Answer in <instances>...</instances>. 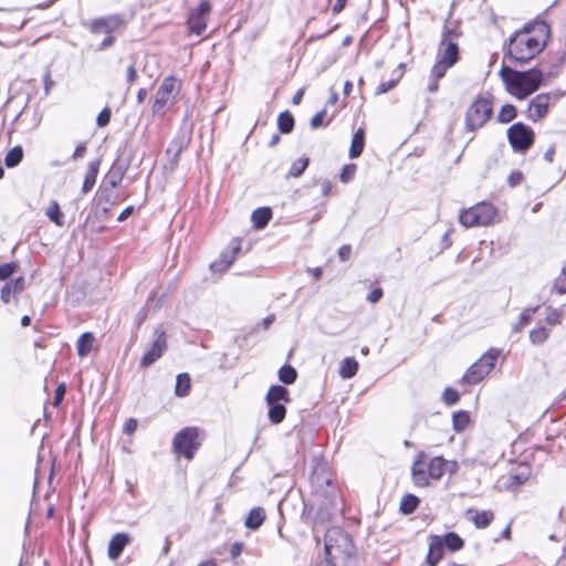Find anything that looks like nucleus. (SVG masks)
<instances>
[{
	"mask_svg": "<svg viewBox=\"0 0 566 566\" xmlns=\"http://www.w3.org/2000/svg\"><path fill=\"white\" fill-rule=\"evenodd\" d=\"M127 21L122 14L114 13L92 19L87 29L93 34H111L126 28Z\"/></svg>",
	"mask_w": 566,
	"mask_h": 566,
	"instance_id": "nucleus-16",
	"label": "nucleus"
},
{
	"mask_svg": "<svg viewBox=\"0 0 566 566\" xmlns=\"http://www.w3.org/2000/svg\"><path fill=\"white\" fill-rule=\"evenodd\" d=\"M18 269L17 262H8L0 265V281L8 280Z\"/></svg>",
	"mask_w": 566,
	"mask_h": 566,
	"instance_id": "nucleus-44",
	"label": "nucleus"
},
{
	"mask_svg": "<svg viewBox=\"0 0 566 566\" xmlns=\"http://www.w3.org/2000/svg\"><path fill=\"white\" fill-rule=\"evenodd\" d=\"M132 542L129 534L116 533L109 539L107 546V556L112 560H117L123 554L125 547Z\"/></svg>",
	"mask_w": 566,
	"mask_h": 566,
	"instance_id": "nucleus-19",
	"label": "nucleus"
},
{
	"mask_svg": "<svg viewBox=\"0 0 566 566\" xmlns=\"http://www.w3.org/2000/svg\"><path fill=\"white\" fill-rule=\"evenodd\" d=\"M555 154H556V147L554 145L549 146L545 153H544V159L547 161V163H553L554 159H555Z\"/></svg>",
	"mask_w": 566,
	"mask_h": 566,
	"instance_id": "nucleus-59",
	"label": "nucleus"
},
{
	"mask_svg": "<svg viewBox=\"0 0 566 566\" xmlns=\"http://www.w3.org/2000/svg\"><path fill=\"white\" fill-rule=\"evenodd\" d=\"M347 1L348 0H336L332 7V12L334 14L340 13L345 9Z\"/></svg>",
	"mask_w": 566,
	"mask_h": 566,
	"instance_id": "nucleus-58",
	"label": "nucleus"
},
{
	"mask_svg": "<svg viewBox=\"0 0 566 566\" xmlns=\"http://www.w3.org/2000/svg\"><path fill=\"white\" fill-rule=\"evenodd\" d=\"M353 551V539L340 527H331L325 534V552L329 558H336L342 555H350Z\"/></svg>",
	"mask_w": 566,
	"mask_h": 566,
	"instance_id": "nucleus-12",
	"label": "nucleus"
},
{
	"mask_svg": "<svg viewBox=\"0 0 566 566\" xmlns=\"http://www.w3.org/2000/svg\"><path fill=\"white\" fill-rule=\"evenodd\" d=\"M197 566H218V563L214 558H209V559L202 560Z\"/></svg>",
	"mask_w": 566,
	"mask_h": 566,
	"instance_id": "nucleus-64",
	"label": "nucleus"
},
{
	"mask_svg": "<svg viewBox=\"0 0 566 566\" xmlns=\"http://www.w3.org/2000/svg\"><path fill=\"white\" fill-rule=\"evenodd\" d=\"M420 500L415 494H405L399 504V511L405 514L409 515L412 514L419 506Z\"/></svg>",
	"mask_w": 566,
	"mask_h": 566,
	"instance_id": "nucleus-31",
	"label": "nucleus"
},
{
	"mask_svg": "<svg viewBox=\"0 0 566 566\" xmlns=\"http://www.w3.org/2000/svg\"><path fill=\"white\" fill-rule=\"evenodd\" d=\"M203 439L205 432L199 427H184L174 436L171 451L177 459L192 461L201 448Z\"/></svg>",
	"mask_w": 566,
	"mask_h": 566,
	"instance_id": "nucleus-8",
	"label": "nucleus"
},
{
	"mask_svg": "<svg viewBox=\"0 0 566 566\" xmlns=\"http://www.w3.org/2000/svg\"><path fill=\"white\" fill-rule=\"evenodd\" d=\"M357 171V165L356 164H347L343 167L339 179L342 182L347 184L350 180L354 179Z\"/></svg>",
	"mask_w": 566,
	"mask_h": 566,
	"instance_id": "nucleus-42",
	"label": "nucleus"
},
{
	"mask_svg": "<svg viewBox=\"0 0 566 566\" xmlns=\"http://www.w3.org/2000/svg\"><path fill=\"white\" fill-rule=\"evenodd\" d=\"M471 422L470 413L465 410H460L452 416V426L457 432L465 430Z\"/></svg>",
	"mask_w": 566,
	"mask_h": 566,
	"instance_id": "nucleus-36",
	"label": "nucleus"
},
{
	"mask_svg": "<svg viewBox=\"0 0 566 566\" xmlns=\"http://www.w3.org/2000/svg\"><path fill=\"white\" fill-rule=\"evenodd\" d=\"M147 96V90L146 88H139L136 95V99L139 104H142Z\"/></svg>",
	"mask_w": 566,
	"mask_h": 566,
	"instance_id": "nucleus-62",
	"label": "nucleus"
},
{
	"mask_svg": "<svg viewBox=\"0 0 566 566\" xmlns=\"http://www.w3.org/2000/svg\"><path fill=\"white\" fill-rule=\"evenodd\" d=\"M303 94H304V93H303V91H302V90L297 91V92L294 94V96H293V98H292V102H293V104H294V105H297V104H300V103H301V101H302V98H303Z\"/></svg>",
	"mask_w": 566,
	"mask_h": 566,
	"instance_id": "nucleus-63",
	"label": "nucleus"
},
{
	"mask_svg": "<svg viewBox=\"0 0 566 566\" xmlns=\"http://www.w3.org/2000/svg\"><path fill=\"white\" fill-rule=\"evenodd\" d=\"M116 41V38L113 35V33L107 34L105 39L102 41L99 49L105 50L107 48H111Z\"/></svg>",
	"mask_w": 566,
	"mask_h": 566,
	"instance_id": "nucleus-57",
	"label": "nucleus"
},
{
	"mask_svg": "<svg viewBox=\"0 0 566 566\" xmlns=\"http://www.w3.org/2000/svg\"><path fill=\"white\" fill-rule=\"evenodd\" d=\"M137 420L135 418H128L123 426V432L127 436H133L137 429Z\"/></svg>",
	"mask_w": 566,
	"mask_h": 566,
	"instance_id": "nucleus-49",
	"label": "nucleus"
},
{
	"mask_svg": "<svg viewBox=\"0 0 566 566\" xmlns=\"http://www.w3.org/2000/svg\"><path fill=\"white\" fill-rule=\"evenodd\" d=\"M384 296V291L381 287H375L368 295H367V301L371 304H375L377 302H379Z\"/></svg>",
	"mask_w": 566,
	"mask_h": 566,
	"instance_id": "nucleus-52",
	"label": "nucleus"
},
{
	"mask_svg": "<svg viewBox=\"0 0 566 566\" xmlns=\"http://www.w3.org/2000/svg\"><path fill=\"white\" fill-rule=\"evenodd\" d=\"M94 342H95V337H94L93 333H91V332L83 333L76 342L77 355L80 357L87 356L93 349Z\"/></svg>",
	"mask_w": 566,
	"mask_h": 566,
	"instance_id": "nucleus-28",
	"label": "nucleus"
},
{
	"mask_svg": "<svg viewBox=\"0 0 566 566\" xmlns=\"http://www.w3.org/2000/svg\"><path fill=\"white\" fill-rule=\"evenodd\" d=\"M291 400L289 390L281 385H272L270 386L266 395L265 401L268 405L274 403H286Z\"/></svg>",
	"mask_w": 566,
	"mask_h": 566,
	"instance_id": "nucleus-22",
	"label": "nucleus"
},
{
	"mask_svg": "<svg viewBox=\"0 0 566 566\" xmlns=\"http://www.w3.org/2000/svg\"><path fill=\"white\" fill-rule=\"evenodd\" d=\"M86 151H87L86 144H85V143H81V144H78V145L75 147V149H74V151H73V154H72V158H73V159L82 158V157H84V156H85Z\"/></svg>",
	"mask_w": 566,
	"mask_h": 566,
	"instance_id": "nucleus-56",
	"label": "nucleus"
},
{
	"mask_svg": "<svg viewBox=\"0 0 566 566\" xmlns=\"http://www.w3.org/2000/svg\"><path fill=\"white\" fill-rule=\"evenodd\" d=\"M242 551H243V543L235 542L231 545L229 553H230V556L234 559L241 555Z\"/></svg>",
	"mask_w": 566,
	"mask_h": 566,
	"instance_id": "nucleus-55",
	"label": "nucleus"
},
{
	"mask_svg": "<svg viewBox=\"0 0 566 566\" xmlns=\"http://www.w3.org/2000/svg\"><path fill=\"white\" fill-rule=\"evenodd\" d=\"M447 470V460L442 457H428L423 451L416 454L411 465V479L416 486L426 488L439 481Z\"/></svg>",
	"mask_w": 566,
	"mask_h": 566,
	"instance_id": "nucleus-6",
	"label": "nucleus"
},
{
	"mask_svg": "<svg viewBox=\"0 0 566 566\" xmlns=\"http://www.w3.org/2000/svg\"><path fill=\"white\" fill-rule=\"evenodd\" d=\"M517 107L514 104L505 103L496 113V122L502 125L509 124L517 117Z\"/></svg>",
	"mask_w": 566,
	"mask_h": 566,
	"instance_id": "nucleus-30",
	"label": "nucleus"
},
{
	"mask_svg": "<svg viewBox=\"0 0 566 566\" xmlns=\"http://www.w3.org/2000/svg\"><path fill=\"white\" fill-rule=\"evenodd\" d=\"M308 272L313 275V277L318 281L321 280L322 275H323V270L322 268H314V269H310Z\"/></svg>",
	"mask_w": 566,
	"mask_h": 566,
	"instance_id": "nucleus-61",
	"label": "nucleus"
},
{
	"mask_svg": "<svg viewBox=\"0 0 566 566\" xmlns=\"http://www.w3.org/2000/svg\"><path fill=\"white\" fill-rule=\"evenodd\" d=\"M536 312V308H527L520 315L517 328H522L531 322L532 314Z\"/></svg>",
	"mask_w": 566,
	"mask_h": 566,
	"instance_id": "nucleus-50",
	"label": "nucleus"
},
{
	"mask_svg": "<svg viewBox=\"0 0 566 566\" xmlns=\"http://www.w3.org/2000/svg\"><path fill=\"white\" fill-rule=\"evenodd\" d=\"M327 117V112L326 109H322L319 112H317L311 119V126L312 128H318L321 126H325V125H328L331 123V118L329 119H326Z\"/></svg>",
	"mask_w": 566,
	"mask_h": 566,
	"instance_id": "nucleus-43",
	"label": "nucleus"
},
{
	"mask_svg": "<svg viewBox=\"0 0 566 566\" xmlns=\"http://www.w3.org/2000/svg\"><path fill=\"white\" fill-rule=\"evenodd\" d=\"M528 480L527 473H511L507 479L506 486L511 490H516Z\"/></svg>",
	"mask_w": 566,
	"mask_h": 566,
	"instance_id": "nucleus-41",
	"label": "nucleus"
},
{
	"mask_svg": "<svg viewBox=\"0 0 566 566\" xmlns=\"http://www.w3.org/2000/svg\"><path fill=\"white\" fill-rule=\"evenodd\" d=\"M563 313L558 310L551 311L546 316V323L551 326L558 325L562 323Z\"/></svg>",
	"mask_w": 566,
	"mask_h": 566,
	"instance_id": "nucleus-48",
	"label": "nucleus"
},
{
	"mask_svg": "<svg viewBox=\"0 0 566 566\" xmlns=\"http://www.w3.org/2000/svg\"><path fill=\"white\" fill-rule=\"evenodd\" d=\"M277 375H279L280 381L285 384V385H292L297 379V371H296V369L293 366L289 365V364L283 365L279 369Z\"/></svg>",
	"mask_w": 566,
	"mask_h": 566,
	"instance_id": "nucleus-37",
	"label": "nucleus"
},
{
	"mask_svg": "<svg viewBox=\"0 0 566 566\" xmlns=\"http://www.w3.org/2000/svg\"><path fill=\"white\" fill-rule=\"evenodd\" d=\"M268 418L271 423L279 424L283 422L286 417V407L284 403L268 405Z\"/></svg>",
	"mask_w": 566,
	"mask_h": 566,
	"instance_id": "nucleus-32",
	"label": "nucleus"
},
{
	"mask_svg": "<svg viewBox=\"0 0 566 566\" xmlns=\"http://www.w3.org/2000/svg\"><path fill=\"white\" fill-rule=\"evenodd\" d=\"M464 544V539L455 532H448L443 535H430L428 537L424 566H438L443 560L446 551L450 553L460 552Z\"/></svg>",
	"mask_w": 566,
	"mask_h": 566,
	"instance_id": "nucleus-7",
	"label": "nucleus"
},
{
	"mask_svg": "<svg viewBox=\"0 0 566 566\" xmlns=\"http://www.w3.org/2000/svg\"><path fill=\"white\" fill-rule=\"evenodd\" d=\"M25 289V280L23 276H18L7 282L0 290V298L4 304H9L12 296L20 294Z\"/></svg>",
	"mask_w": 566,
	"mask_h": 566,
	"instance_id": "nucleus-20",
	"label": "nucleus"
},
{
	"mask_svg": "<svg viewBox=\"0 0 566 566\" xmlns=\"http://www.w3.org/2000/svg\"><path fill=\"white\" fill-rule=\"evenodd\" d=\"M549 36L551 27L546 21H530L511 35L506 56L513 63L525 64L544 51Z\"/></svg>",
	"mask_w": 566,
	"mask_h": 566,
	"instance_id": "nucleus-1",
	"label": "nucleus"
},
{
	"mask_svg": "<svg viewBox=\"0 0 566 566\" xmlns=\"http://www.w3.org/2000/svg\"><path fill=\"white\" fill-rule=\"evenodd\" d=\"M394 73H395V76H392L389 81L379 83V85L376 88L377 95L385 94L398 85V83L400 82V80L403 76L405 65L399 64V66L396 69V71Z\"/></svg>",
	"mask_w": 566,
	"mask_h": 566,
	"instance_id": "nucleus-29",
	"label": "nucleus"
},
{
	"mask_svg": "<svg viewBox=\"0 0 566 566\" xmlns=\"http://www.w3.org/2000/svg\"><path fill=\"white\" fill-rule=\"evenodd\" d=\"M499 210L490 201L483 200L459 212V222L464 228L488 227L497 221Z\"/></svg>",
	"mask_w": 566,
	"mask_h": 566,
	"instance_id": "nucleus-9",
	"label": "nucleus"
},
{
	"mask_svg": "<svg viewBox=\"0 0 566 566\" xmlns=\"http://www.w3.org/2000/svg\"><path fill=\"white\" fill-rule=\"evenodd\" d=\"M463 32L459 25L447 22L442 27L440 41L437 46L436 61L430 69L429 92L434 93L439 90V82L447 72L461 60V50L459 41Z\"/></svg>",
	"mask_w": 566,
	"mask_h": 566,
	"instance_id": "nucleus-2",
	"label": "nucleus"
},
{
	"mask_svg": "<svg viewBox=\"0 0 566 566\" xmlns=\"http://www.w3.org/2000/svg\"><path fill=\"white\" fill-rule=\"evenodd\" d=\"M168 348L167 333L163 327H156L153 332V340L139 359L142 368H148L164 356Z\"/></svg>",
	"mask_w": 566,
	"mask_h": 566,
	"instance_id": "nucleus-14",
	"label": "nucleus"
},
{
	"mask_svg": "<svg viewBox=\"0 0 566 566\" xmlns=\"http://www.w3.org/2000/svg\"><path fill=\"white\" fill-rule=\"evenodd\" d=\"M112 112L109 107H104L96 117V124L98 127H105L109 124Z\"/></svg>",
	"mask_w": 566,
	"mask_h": 566,
	"instance_id": "nucleus-46",
	"label": "nucleus"
},
{
	"mask_svg": "<svg viewBox=\"0 0 566 566\" xmlns=\"http://www.w3.org/2000/svg\"><path fill=\"white\" fill-rule=\"evenodd\" d=\"M310 164V159L307 157H302L296 159L290 167L289 177L298 178L307 168Z\"/></svg>",
	"mask_w": 566,
	"mask_h": 566,
	"instance_id": "nucleus-40",
	"label": "nucleus"
},
{
	"mask_svg": "<svg viewBox=\"0 0 566 566\" xmlns=\"http://www.w3.org/2000/svg\"><path fill=\"white\" fill-rule=\"evenodd\" d=\"M465 515L476 528H486L495 517L493 511L491 510L479 511L474 509H468Z\"/></svg>",
	"mask_w": 566,
	"mask_h": 566,
	"instance_id": "nucleus-21",
	"label": "nucleus"
},
{
	"mask_svg": "<svg viewBox=\"0 0 566 566\" xmlns=\"http://www.w3.org/2000/svg\"><path fill=\"white\" fill-rule=\"evenodd\" d=\"M65 392H66L65 384L61 382L60 385H57L55 392H54V398H53L54 407H59L62 403Z\"/></svg>",
	"mask_w": 566,
	"mask_h": 566,
	"instance_id": "nucleus-47",
	"label": "nucleus"
},
{
	"mask_svg": "<svg viewBox=\"0 0 566 566\" xmlns=\"http://www.w3.org/2000/svg\"><path fill=\"white\" fill-rule=\"evenodd\" d=\"M553 97L548 93H541L534 96L527 106L526 116L530 120L536 123L546 117L552 105Z\"/></svg>",
	"mask_w": 566,
	"mask_h": 566,
	"instance_id": "nucleus-18",
	"label": "nucleus"
},
{
	"mask_svg": "<svg viewBox=\"0 0 566 566\" xmlns=\"http://www.w3.org/2000/svg\"><path fill=\"white\" fill-rule=\"evenodd\" d=\"M506 92L516 99L523 101L536 92L544 81V74L539 69L533 67L526 71H516L503 65L499 72Z\"/></svg>",
	"mask_w": 566,
	"mask_h": 566,
	"instance_id": "nucleus-3",
	"label": "nucleus"
},
{
	"mask_svg": "<svg viewBox=\"0 0 566 566\" xmlns=\"http://www.w3.org/2000/svg\"><path fill=\"white\" fill-rule=\"evenodd\" d=\"M46 217L59 227H62L64 224V213L62 212L57 201H52L49 205L46 210Z\"/></svg>",
	"mask_w": 566,
	"mask_h": 566,
	"instance_id": "nucleus-39",
	"label": "nucleus"
},
{
	"mask_svg": "<svg viewBox=\"0 0 566 566\" xmlns=\"http://www.w3.org/2000/svg\"><path fill=\"white\" fill-rule=\"evenodd\" d=\"M137 80V71L134 64H130L126 70V81L128 86H132Z\"/></svg>",
	"mask_w": 566,
	"mask_h": 566,
	"instance_id": "nucleus-53",
	"label": "nucleus"
},
{
	"mask_svg": "<svg viewBox=\"0 0 566 566\" xmlns=\"http://www.w3.org/2000/svg\"><path fill=\"white\" fill-rule=\"evenodd\" d=\"M271 219L272 210L269 207L258 208L251 214L253 227L258 230L266 227Z\"/></svg>",
	"mask_w": 566,
	"mask_h": 566,
	"instance_id": "nucleus-26",
	"label": "nucleus"
},
{
	"mask_svg": "<svg viewBox=\"0 0 566 566\" xmlns=\"http://www.w3.org/2000/svg\"><path fill=\"white\" fill-rule=\"evenodd\" d=\"M101 160L95 159L88 163L87 169L84 176L82 192L88 193L96 184Z\"/></svg>",
	"mask_w": 566,
	"mask_h": 566,
	"instance_id": "nucleus-23",
	"label": "nucleus"
},
{
	"mask_svg": "<svg viewBox=\"0 0 566 566\" xmlns=\"http://www.w3.org/2000/svg\"><path fill=\"white\" fill-rule=\"evenodd\" d=\"M507 142L516 153H526L535 143V132L523 122L512 124L506 130Z\"/></svg>",
	"mask_w": 566,
	"mask_h": 566,
	"instance_id": "nucleus-13",
	"label": "nucleus"
},
{
	"mask_svg": "<svg viewBox=\"0 0 566 566\" xmlns=\"http://www.w3.org/2000/svg\"><path fill=\"white\" fill-rule=\"evenodd\" d=\"M352 254V247L349 244H344L338 249V256L340 261L345 262L349 260Z\"/></svg>",
	"mask_w": 566,
	"mask_h": 566,
	"instance_id": "nucleus-54",
	"label": "nucleus"
},
{
	"mask_svg": "<svg viewBox=\"0 0 566 566\" xmlns=\"http://www.w3.org/2000/svg\"><path fill=\"white\" fill-rule=\"evenodd\" d=\"M523 174L518 170H515L509 175L507 182L511 187H516L523 181Z\"/></svg>",
	"mask_w": 566,
	"mask_h": 566,
	"instance_id": "nucleus-51",
	"label": "nucleus"
},
{
	"mask_svg": "<svg viewBox=\"0 0 566 566\" xmlns=\"http://www.w3.org/2000/svg\"><path fill=\"white\" fill-rule=\"evenodd\" d=\"M502 350L495 347L489 348L478 360L470 365L459 379V384L473 386L481 382L494 369Z\"/></svg>",
	"mask_w": 566,
	"mask_h": 566,
	"instance_id": "nucleus-10",
	"label": "nucleus"
},
{
	"mask_svg": "<svg viewBox=\"0 0 566 566\" xmlns=\"http://www.w3.org/2000/svg\"><path fill=\"white\" fill-rule=\"evenodd\" d=\"M24 153L23 148L18 145L11 148L4 156V165L8 168L17 167L23 159Z\"/></svg>",
	"mask_w": 566,
	"mask_h": 566,
	"instance_id": "nucleus-35",
	"label": "nucleus"
},
{
	"mask_svg": "<svg viewBox=\"0 0 566 566\" xmlns=\"http://www.w3.org/2000/svg\"><path fill=\"white\" fill-rule=\"evenodd\" d=\"M442 399L446 405L452 406L459 401L460 395L455 389L448 387L443 390Z\"/></svg>",
	"mask_w": 566,
	"mask_h": 566,
	"instance_id": "nucleus-45",
	"label": "nucleus"
},
{
	"mask_svg": "<svg viewBox=\"0 0 566 566\" xmlns=\"http://www.w3.org/2000/svg\"><path fill=\"white\" fill-rule=\"evenodd\" d=\"M181 90V82L175 75L166 76L158 86L151 105L153 116H164L166 109L175 103Z\"/></svg>",
	"mask_w": 566,
	"mask_h": 566,
	"instance_id": "nucleus-11",
	"label": "nucleus"
},
{
	"mask_svg": "<svg viewBox=\"0 0 566 566\" xmlns=\"http://www.w3.org/2000/svg\"><path fill=\"white\" fill-rule=\"evenodd\" d=\"M191 391V377L188 373L178 374L176 377L175 395L184 398L189 396Z\"/></svg>",
	"mask_w": 566,
	"mask_h": 566,
	"instance_id": "nucleus-27",
	"label": "nucleus"
},
{
	"mask_svg": "<svg viewBox=\"0 0 566 566\" xmlns=\"http://www.w3.org/2000/svg\"><path fill=\"white\" fill-rule=\"evenodd\" d=\"M310 483L312 495L325 505L333 504L340 493L334 472L328 463L319 458L313 460Z\"/></svg>",
	"mask_w": 566,
	"mask_h": 566,
	"instance_id": "nucleus-5",
	"label": "nucleus"
},
{
	"mask_svg": "<svg viewBox=\"0 0 566 566\" xmlns=\"http://www.w3.org/2000/svg\"><path fill=\"white\" fill-rule=\"evenodd\" d=\"M365 148V129L363 127H359L353 135L348 156L350 158H357L359 157Z\"/></svg>",
	"mask_w": 566,
	"mask_h": 566,
	"instance_id": "nucleus-25",
	"label": "nucleus"
},
{
	"mask_svg": "<svg viewBox=\"0 0 566 566\" xmlns=\"http://www.w3.org/2000/svg\"><path fill=\"white\" fill-rule=\"evenodd\" d=\"M295 120L291 112L284 111L277 116V128L282 134H290L294 129Z\"/></svg>",
	"mask_w": 566,
	"mask_h": 566,
	"instance_id": "nucleus-34",
	"label": "nucleus"
},
{
	"mask_svg": "<svg viewBox=\"0 0 566 566\" xmlns=\"http://www.w3.org/2000/svg\"><path fill=\"white\" fill-rule=\"evenodd\" d=\"M495 96L491 92L478 93L467 105L463 113V132L472 135L492 120L494 117Z\"/></svg>",
	"mask_w": 566,
	"mask_h": 566,
	"instance_id": "nucleus-4",
	"label": "nucleus"
},
{
	"mask_svg": "<svg viewBox=\"0 0 566 566\" xmlns=\"http://www.w3.org/2000/svg\"><path fill=\"white\" fill-rule=\"evenodd\" d=\"M134 211L133 207L125 208L118 216L117 221L123 222L125 221Z\"/></svg>",
	"mask_w": 566,
	"mask_h": 566,
	"instance_id": "nucleus-60",
	"label": "nucleus"
},
{
	"mask_svg": "<svg viewBox=\"0 0 566 566\" xmlns=\"http://www.w3.org/2000/svg\"><path fill=\"white\" fill-rule=\"evenodd\" d=\"M212 6L209 1L202 0L197 7L189 10L186 25L190 34L201 35L207 29Z\"/></svg>",
	"mask_w": 566,
	"mask_h": 566,
	"instance_id": "nucleus-15",
	"label": "nucleus"
},
{
	"mask_svg": "<svg viewBox=\"0 0 566 566\" xmlns=\"http://www.w3.org/2000/svg\"><path fill=\"white\" fill-rule=\"evenodd\" d=\"M242 251V239L239 237H234L230 240L226 250H223L218 259H216L210 264V271L212 273H224L227 272L234 261L237 260L239 253Z\"/></svg>",
	"mask_w": 566,
	"mask_h": 566,
	"instance_id": "nucleus-17",
	"label": "nucleus"
},
{
	"mask_svg": "<svg viewBox=\"0 0 566 566\" xmlns=\"http://www.w3.org/2000/svg\"><path fill=\"white\" fill-rule=\"evenodd\" d=\"M265 518V510L261 506H255L249 511L244 521V526L248 530L256 531L264 523Z\"/></svg>",
	"mask_w": 566,
	"mask_h": 566,
	"instance_id": "nucleus-24",
	"label": "nucleus"
},
{
	"mask_svg": "<svg viewBox=\"0 0 566 566\" xmlns=\"http://www.w3.org/2000/svg\"><path fill=\"white\" fill-rule=\"evenodd\" d=\"M358 367H359V365L355 358L347 357L340 363L339 375L344 379H349L357 374Z\"/></svg>",
	"mask_w": 566,
	"mask_h": 566,
	"instance_id": "nucleus-33",
	"label": "nucleus"
},
{
	"mask_svg": "<svg viewBox=\"0 0 566 566\" xmlns=\"http://www.w3.org/2000/svg\"><path fill=\"white\" fill-rule=\"evenodd\" d=\"M551 335V331L545 326H536L530 332V340L533 345H542Z\"/></svg>",
	"mask_w": 566,
	"mask_h": 566,
	"instance_id": "nucleus-38",
	"label": "nucleus"
}]
</instances>
